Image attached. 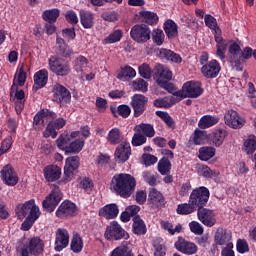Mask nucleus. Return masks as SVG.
<instances>
[{
	"label": "nucleus",
	"mask_w": 256,
	"mask_h": 256,
	"mask_svg": "<svg viewBox=\"0 0 256 256\" xmlns=\"http://www.w3.org/2000/svg\"><path fill=\"white\" fill-rule=\"evenodd\" d=\"M135 187H137L135 176L127 173L115 174L110 183V189L122 199H129L135 192Z\"/></svg>",
	"instance_id": "nucleus-1"
},
{
	"label": "nucleus",
	"mask_w": 256,
	"mask_h": 256,
	"mask_svg": "<svg viewBox=\"0 0 256 256\" xmlns=\"http://www.w3.org/2000/svg\"><path fill=\"white\" fill-rule=\"evenodd\" d=\"M203 91L204 90L201 87V82H185L182 86V90H178L173 93L174 97L170 99V103H172V105H175V103H179L181 99H187V97H189L190 99H197L198 97H201L203 95ZM175 97H179V99H176Z\"/></svg>",
	"instance_id": "nucleus-2"
},
{
	"label": "nucleus",
	"mask_w": 256,
	"mask_h": 256,
	"mask_svg": "<svg viewBox=\"0 0 256 256\" xmlns=\"http://www.w3.org/2000/svg\"><path fill=\"white\" fill-rule=\"evenodd\" d=\"M48 68L51 73L57 77H67L71 75V63L57 56H50L48 59Z\"/></svg>",
	"instance_id": "nucleus-3"
},
{
	"label": "nucleus",
	"mask_w": 256,
	"mask_h": 256,
	"mask_svg": "<svg viewBox=\"0 0 256 256\" xmlns=\"http://www.w3.org/2000/svg\"><path fill=\"white\" fill-rule=\"evenodd\" d=\"M129 232L120 226L119 222L112 221L104 232V238L106 241H127L129 239Z\"/></svg>",
	"instance_id": "nucleus-4"
},
{
	"label": "nucleus",
	"mask_w": 256,
	"mask_h": 256,
	"mask_svg": "<svg viewBox=\"0 0 256 256\" xmlns=\"http://www.w3.org/2000/svg\"><path fill=\"white\" fill-rule=\"evenodd\" d=\"M209 197H211L209 188L200 186L192 190L189 196V203H192L196 209H201L203 207H207V203H209Z\"/></svg>",
	"instance_id": "nucleus-5"
},
{
	"label": "nucleus",
	"mask_w": 256,
	"mask_h": 256,
	"mask_svg": "<svg viewBox=\"0 0 256 256\" xmlns=\"http://www.w3.org/2000/svg\"><path fill=\"white\" fill-rule=\"evenodd\" d=\"M63 199V193L61 192V188L55 186L54 189L51 190L48 196L42 201V207L44 211L48 213H53L55 209H57V205L61 203Z\"/></svg>",
	"instance_id": "nucleus-6"
},
{
	"label": "nucleus",
	"mask_w": 256,
	"mask_h": 256,
	"mask_svg": "<svg viewBox=\"0 0 256 256\" xmlns=\"http://www.w3.org/2000/svg\"><path fill=\"white\" fill-rule=\"evenodd\" d=\"M16 215L18 219H23L24 217H41V210L35 204V200L31 199L17 206Z\"/></svg>",
	"instance_id": "nucleus-7"
},
{
	"label": "nucleus",
	"mask_w": 256,
	"mask_h": 256,
	"mask_svg": "<svg viewBox=\"0 0 256 256\" xmlns=\"http://www.w3.org/2000/svg\"><path fill=\"white\" fill-rule=\"evenodd\" d=\"M241 46L235 41H230L228 46V59L231 67L235 71H243V66L241 65Z\"/></svg>",
	"instance_id": "nucleus-8"
},
{
	"label": "nucleus",
	"mask_w": 256,
	"mask_h": 256,
	"mask_svg": "<svg viewBox=\"0 0 256 256\" xmlns=\"http://www.w3.org/2000/svg\"><path fill=\"white\" fill-rule=\"evenodd\" d=\"M130 37L135 43H147L151 39V28L146 24H136L130 30Z\"/></svg>",
	"instance_id": "nucleus-9"
},
{
	"label": "nucleus",
	"mask_w": 256,
	"mask_h": 256,
	"mask_svg": "<svg viewBox=\"0 0 256 256\" xmlns=\"http://www.w3.org/2000/svg\"><path fill=\"white\" fill-rule=\"evenodd\" d=\"M52 101L58 105H69L71 103V92L62 84L56 83L52 87Z\"/></svg>",
	"instance_id": "nucleus-10"
},
{
	"label": "nucleus",
	"mask_w": 256,
	"mask_h": 256,
	"mask_svg": "<svg viewBox=\"0 0 256 256\" xmlns=\"http://www.w3.org/2000/svg\"><path fill=\"white\" fill-rule=\"evenodd\" d=\"M79 165H81V158L79 156H72L66 159L63 176L64 183H69L75 177L79 170Z\"/></svg>",
	"instance_id": "nucleus-11"
},
{
	"label": "nucleus",
	"mask_w": 256,
	"mask_h": 256,
	"mask_svg": "<svg viewBox=\"0 0 256 256\" xmlns=\"http://www.w3.org/2000/svg\"><path fill=\"white\" fill-rule=\"evenodd\" d=\"M0 175L3 184L8 187H15L19 183V175H17V171L11 164H7L1 169Z\"/></svg>",
	"instance_id": "nucleus-12"
},
{
	"label": "nucleus",
	"mask_w": 256,
	"mask_h": 256,
	"mask_svg": "<svg viewBox=\"0 0 256 256\" xmlns=\"http://www.w3.org/2000/svg\"><path fill=\"white\" fill-rule=\"evenodd\" d=\"M152 77L157 85L173 79V72L163 64H156L152 69Z\"/></svg>",
	"instance_id": "nucleus-13"
},
{
	"label": "nucleus",
	"mask_w": 256,
	"mask_h": 256,
	"mask_svg": "<svg viewBox=\"0 0 256 256\" xmlns=\"http://www.w3.org/2000/svg\"><path fill=\"white\" fill-rule=\"evenodd\" d=\"M225 125L231 129H242L245 126V118L239 115L238 111L233 109L228 110L224 115Z\"/></svg>",
	"instance_id": "nucleus-14"
},
{
	"label": "nucleus",
	"mask_w": 256,
	"mask_h": 256,
	"mask_svg": "<svg viewBox=\"0 0 256 256\" xmlns=\"http://www.w3.org/2000/svg\"><path fill=\"white\" fill-rule=\"evenodd\" d=\"M176 251L183 253V255H196L199 251V247L194 242L186 240L182 236H179L177 241L174 243Z\"/></svg>",
	"instance_id": "nucleus-15"
},
{
	"label": "nucleus",
	"mask_w": 256,
	"mask_h": 256,
	"mask_svg": "<svg viewBox=\"0 0 256 256\" xmlns=\"http://www.w3.org/2000/svg\"><path fill=\"white\" fill-rule=\"evenodd\" d=\"M65 125H67V120L65 118H55L47 124L46 129L43 132V137H45V139H49V137L56 139L58 135L57 130L63 129Z\"/></svg>",
	"instance_id": "nucleus-16"
},
{
	"label": "nucleus",
	"mask_w": 256,
	"mask_h": 256,
	"mask_svg": "<svg viewBox=\"0 0 256 256\" xmlns=\"http://www.w3.org/2000/svg\"><path fill=\"white\" fill-rule=\"evenodd\" d=\"M59 219H68L77 215V205L70 200H64L55 213Z\"/></svg>",
	"instance_id": "nucleus-17"
},
{
	"label": "nucleus",
	"mask_w": 256,
	"mask_h": 256,
	"mask_svg": "<svg viewBox=\"0 0 256 256\" xmlns=\"http://www.w3.org/2000/svg\"><path fill=\"white\" fill-rule=\"evenodd\" d=\"M149 102V98H147L143 94H134L131 98V107L134 111V117H141L143 113H145V109H147V103Z\"/></svg>",
	"instance_id": "nucleus-18"
},
{
	"label": "nucleus",
	"mask_w": 256,
	"mask_h": 256,
	"mask_svg": "<svg viewBox=\"0 0 256 256\" xmlns=\"http://www.w3.org/2000/svg\"><path fill=\"white\" fill-rule=\"evenodd\" d=\"M201 73L206 79H217L221 73V64L219 61L212 59L201 67Z\"/></svg>",
	"instance_id": "nucleus-19"
},
{
	"label": "nucleus",
	"mask_w": 256,
	"mask_h": 256,
	"mask_svg": "<svg viewBox=\"0 0 256 256\" xmlns=\"http://www.w3.org/2000/svg\"><path fill=\"white\" fill-rule=\"evenodd\" d=\"M198 220L202 222L205 227H215L217 224V218H215V213L209 208H198L197 209Z\"/></svg>",
	"instance_id": "nucleus-20"
},
{
	"label": "nucleus",
	"mask_w": 256,
	"mask_h": 256,
	"mask_svg": "<svg viewBox=\"0 0 256 256\" xmlns=\"http://www.w3.org/2000/svg\"><path fill=\"white\" fill-rule=\"evenodd\" d=\"M131 157V144L129 142L120 143L114 153V158L117 163H126Z\"/></svg>",
	"instance_id": "nucleus-21"
},
{
	"label": "nucleus",
	"mask_w": 256,
	"mask_h": 256,
	"mask_svg": "<svg viewBox=\"0 0 256 256\" xmlns=\"http://www.w3.org/2000/svg\"><path fill=\"white\" fill-rule=\"evenodd\" d=\"M148 203L154 209H163L165 204V196L155 188H151L148 194Z\"/></svg>",
	"instance_id": "nucleus-22"
},
{
	"label": "nucleus",
	"mask_w": 256,
	"mask_h": 256,
	"mask_svg": "<svg viewBox=\"0 0 256 256\" xmlns=\"http://www.w3.org/2000/svg\"><path fill=\"white\" fill-rule=\"evenodd\" d=\"M44 179L48 183H55V181H59L61 179V167L57 165H48L43 169Z\"/></svg>",
	"instance_id": "nucleus-23"
},
{
	"label": "nucleus",
	"mask_w": 256,
	"mask_h": 256,
	"mask_svg": "<svg viewBox=\"0 0 256 256\" xmlns=\"http://www.w3.org/2000/svg\"><path fill=\"white\" fill-rule=\"evenodd\" d=\"M69 245V232L66 229L59 228L56 232L55 251L60 252Z\"/></svg>",
	"instance_id": "nucleus-24"
},
{
	"label": "nucleus",
	"mask_w": 256,
	"mask_h": 256,
	"mask_svg": "<svg viewBox=\"0 0 256 256\" xmlns=\"http://www.w3.org/2000/svg\"><path fill=\"white\" fill-rule=\"evenodd\" d=\"M49 81V71L47 69H41L34 74V85L32 87L33 91H39L47 85Z\"/></svg>",
	"instance_id": "nucleus-25"
},
{
	"label": "nucleus",
	"mask_w": 256,
	"mask_h": 256,
	"mask_svg": "<svg viewBox=\"0 0 256 256\" xmlns=\"http://www.w3.org/2000/svg\"><path fill=\"white\" fill-rule=\"evenodd\" d=\"M231 241V232L223 227H218L215 234H214V243L216 245H227Z\"/></svg>",
	"instance_id": "nucleus-26"
},
{
	"label": "nucleus",
	"mask_w": 256,
	"mask_h": 256,
	"mask_svg": "<svg viewBox=\"0 0 256 256\" xmlns=\"http://www.w3.org/2000/svg\"><path fill=\"white\" fill-rule=\"evenodd\" d=\"M136 75L137 71H135L134 68L129 65L121 66L116 72V78L123 82L135 79Z\"/></svg>",
	"instance_id": "nucleus-27"
},
{
	"label": "nucleus",
	"mask_w": 256,
	"mask_h": 256,
	"mask_svg": "<svg viewBox=\"0 0 256 256\" xmlns=\"http://www.w3.org/2000/svg\"><path fill=\"white\" fill-rule=\"evenodd\" d=\"M117 215H119V206L115 203L107 204L99 211V216L108 220L117 219Z\"/></svg>",
	"instance_id": "nucleus-28"
},
{
	"label": "nucleus",
	"mask_w": 256,
	"mask_h": 256,
	"mask_svg": "<svg viewBox=\"0 0 256 256\" xmlns=\"http://www.w3.org/2000/svg\"><path fill=\"white\" fill-rule=\"evenodd\" d=\"M80 23L84 29H93L95 26V15L91 11L80 10Z\"/></svg>",
	"instance_id": "nucleus-29"
},
{
	"label": "nucleus",
	"mask_w": 256,
	"mask_h": 256,
	"mask_svg": "<svg viewBox=\"0 0 256 256\" xmlns=\"http://www.w3.org/2000/svg\"><path fill=\"white\" fill-rule=\"evenodd\" d=\"M163 29L168 39H175V37L179 35V26H177V23L171 19L164 22Z\"/></svg>",
	"instance_id": "nucleus-30"
},
{
	"label": "nucleus",
	"mask_w": 256,
	"mask_h": 256,
	"mask_svg": "<svg viewBox=\"0 0 256 256\" xmlns=\"http://www.w3.org/2000/svg\"><path fill=\"white\" fill-rule=\"evenodd\" d=\"M132 231L134 235H146L147 234V225H145V221L141 219V216H135L132 219Z\"/></svg>",
	"instance_id": "nucleus-31"
},
{
	"label": "nucleus",
	"mask_w": 256,
	"mask_h": 256,
	"mask_svg": "<svg viewBox=\"0 0 256 256\" xmlns=\"http://www.w3.org/2000/svg\"><path fill=\"white\" fill-rule=\"evenodd\" d=\"M56 45L58 55H61V57L67 58L73 53V50H71L70 47L67 46V43H65V39L61 38L59 35L56 36Z\"/></svg>",
	"instance_id": "nucleus-32"
},
{
	"label": "nucleus",
	"mask_w": 256,
	"mask_h": 256,
	"mask_svg": "<svg viewBox=\"0 0 256 256\" xmlns=\"http://www.w3.org/2000/svg\"><path fill=\"white\" fill-rule=\"evenodd\" d=\"M110 111L113 117H123V119H127L129 115H131V107L127 104H121L118 107L111 106Z\"/></svg>",
	"instance_id": "nucleus-33"
},
{
	"label": "nucleus",
	"mask_w": 256,
	"mask_h": 256,
	"mask_svg": "<svg viewBox=\"0 0 256 256\" xmlns=\"http://www.w3.org/2000/svg\"><path fill=\"white\" fill-rule=\"evenodd\" d=\"M228 133L225 129H219L212 133L210 141L214 147H221L225 141V137H227Z\"/></svg>",
	"instance_id": "nucleus-34"
},
{
	"label": "nucleus",
	"mask_w": 256,
	"mask_h": 256,
	"mask_svg": "<svg viewBox=\"0 0 256 256\" xmlns=\"http://www.w3.org/2000/svg\"><path fill=\"white\" fill-rule=\"evenodd\" d=\"M60 15L61 10H59V8H52L42 13V19L46 21V23H57V19H59Z\"/></svg>",
	"instance_id": "nucleus-35"
},
{
	"label": "nucleus",
	"mask_w": 256,
	"mask_h": 256,
	"mask_svg": "<svg viewBox=\"0 0 256 256\" xmlns=\"http://www.w3.org/2000/svg\"><path fill=\"white\" fill-rule=\"evenodd\" d=\"M217 123H219V118L205 115L199 120L198 127L200 129H209V127H213V125H217Z\"/></svg>",
	"instance_id": "nucleus-36"
},
{
	"label": "nucleus",
	"mask_w": 256,
	"mask_h": 256,
	"mask_svg": "<svg viewBox=\"0 0 256 256\" xmlns=\"http://www.w3.org/2000/svg\"><path fill=\"white\" fill-rule=\"evenodd\" d=\"M140 17H142L143 22L147 25H157L159 21V16H157V13L151 12V11H140L139 12Z\"/></svg>",
	"instance_id": "nucleus-37"
},
{
	"label": "nucleus",
	"mask_w": 256,
	"mask_h": 256,
	"mask_svg": "<svg viewBox=\"0 0 256 256\" xmlns=\"http://www.w3.org/2000/svg\"><path fill=\"white\" fill-rule=\"evenodd\" d=\"M114 250L121 256H135V253H133V244L129 241H123L121 245L116 247Z\"/></svg>",
	"instance_id": "nucleus-38"
},
{
	"label": "nucleus",
	"mask_w": 256,
	"mask_h": 256,
	"mask_svg": "<svg viewBox=\"0 0 256 256\" xmlns=\"http://www.w3.org/2000/svg\"><path fill=\"white\" fill-rule=\"evenodd\" d=\"M85 147V139L79 138L75 141L70 142L69 147H67L66 155L68 153H81L83 151V148Z\"/></svg>",
	"instance_id": "nucleus-39"
},
{
	"label": "nucleus",
	"mask_w": 256,
	"mask_h": 256,
	"mask_svg": "<svg viewBox=\"0 0 256 256\" xmlns=\"http://www.w3.org/2000/svg\"><path fill=\"white\" fill-rule=\"evenodd\" d=\"M123 39V30L117 29L110 33L106 38H104V45H113V43H119Z\"/></svg>",
	"instance_id": "nucleus-40"
},
{
	"label": "nucleus",
	"mask_w": 256,
	"mask_h": 256,
	"mask_svg": "<svg viewBox=\"0 0 256 256\" xmlns=\"http://www.w3.org/2000/svg\"><path fill=\"white\" fill-rule=\"evenodd\" d=\"M83 247V238L81 235H79V233H74L70 244L71 251H73V253H81V251H83Z\"/></svg>",
	"instance_id": "nucleus-41"
},
{
	"label": "nucleus",
	"mask_w": 256,
	"mask_h": 256,
	"mask_svg": "<svg viewBox=\"0 0 256 256\" xmlns=\"http://www.w3.org/2000/svg\"><path fill=\"white\" fill-rule=\"evenodd\" d=\"M89 65V60L83 55H79L74 61V71L76 73H83L87 71V66Z\"/></svg>",
	"instance_id": "nucleus-42"
},
{
	"label": "nucleus",
	"mask_w": 256,
	"mask_h": 256,
	"mask_svg": "<svg viewBox=\"0 0 256 256\" xmlns=\"http://www.w3.org/2000/svg\"><path fill=\"white\" fill-rule=\"evenodd\" d=\"M196 207L193 203L188 202V203H182L178 204L176 213L178 215H191V213H195Z\"/></svg>",
	"instance_id": "nucleus-43"
},
{
	"label": "nucleus",
	"mask_w": 256,
	"mask_h": 256,
	"mask_svg": "<svg viewBox=\"0 0 256 256\" xmlns=\"http://www.w3.org/2000/svg\"><path fill=\"white\" fill-rule=\"evenodd\" d=\"M171 160L167 157H162L158 162V171L160 175H169L171 173Z\"/></svg>",
	"instance_id": "nucleus-44"
},
{
	"label": "nucleus",
	"mask_w": 256,
	"mask_h": 256,
	"mask_svg": "<svg viewBox=\"0 0 256 256\" xmlns=\"http://www.w3.org/2000/svg\"><path fill=\"white\" fill-rule=\"evenodd\" d=\"M227 47H229V41L218 40L216 42V55L221 61H225V53H227Z\"/></svg>",
	"instance_id": "nucleus-45"
},
{
	"label": "nucleus",
	"mask_w": 256,
	"mask_h": 256,
	"mask_svg": "<svg viewBox=\"0 0 256 256\" xmlns=\"http://www.w3.org/2000/svg\"><path fill=\"white\" fill-rule=\"evenodd\" d=\"M56 145L58 149L65 152V155L67 154V147L71 145V136L69 134H61L58 139L56 140Z\"/></svg>",
	"instance_id": "nucleus-46"
},
{
	"label": "nucleus",
	"mask_w": 256,
	"mask_h": 256,
	"mask_svg": "<svg viewBox=\"0 0 256 256\" xmlns=\"http://www.w3.org/2000/svg\"><path fill=\"white\" fill-rule=\"evenodd\" d=\"M244 151L247 155H253L256 151V136L251 134L244 141Z\"/></svg>",
	"instance_id": "nucleus-47"
},
{
	"label": "nucleus",
	"mask_w": 256,
	"mask_h": 256,
	"mask_svg": "<svg viewBox=\"0 0 256 256\" xmlns=\"http://www.w3.org/2000/svg\"><path fill=\"white\" fill-rule=\"evenodd\" d=\"M215 157V148L213 147H202L199 150L198 159L200 161H209V159H213Z\"/></svg>",
	"instance_id": "nucleus-48"
},
{
	"label": "nucleus",
	"mask_w": 256,
	"mask_h": 256,
	"mask_svg": "<svg viewBox=\"0 0 256 256\" xmlns=\"http://www.w3.org/2000/svg\"><path fill=\"white\" fill-rule=\"evenodd\" d=\"M137 131L138 133L144 135V137H155V128L153 127L152 124H139L137 126Z\"/></svg>",
	"instance_id": "nucleus-49"
},
{
	"label": "nucleus",
	"mask_w": 256,
	"mask_h": 256,
	"mask_svg": "<svg viewBox=\"0 0 256 256\" xmlns=\"http://www.w3.org/2000/svg\"><path fill=\"white\" fill-rule=\"evenodd\" d=\"M108 141L111 145H119L121 143V130L112 128L108 133Z\"/></svg>",
	"instance_id": "nucleus-50"
},
{
	"label": "nucleus",
	"mask_w": 256,
	"mask_h": 256,
	"mask_svg": "<svg viewBox=\"0 0 256 256\" xmlns=\"http://www.w3.org/2000/svg\"><path fill=\"white\" fill-rule=\"evenodd\" d=\"M149 84L143 78L136 79L132 82V88L134 91H142V93H147Z\"/></svg>",
	"instance_id": "nucleus-51"
},
{
	"label": "nucleus",
	"mask_w": 256,
	"mask_h": 256,
	"mask_svg": "<svg viewBox=\"0 0 256 256\" xmlns=\"http://www.w3.org/2000/svg\"><path fill=\"white\" fill-rule=\"evenodd\" d=\"M131 143L133 147H141V145H145V143H147V137L136 130V133L132 137Z\"/></svg>",
	"instance_id": "nucleus-52"
},
{
	"label": "nucleus",
	"mask_w": 256,
	"mask_h": 256,
	"mask_svg": "<svg viewBox=\"0 0 256 256\" xmlns=\"http://www.w3.org/2000/svg\"><path fill=\"white\" fill-rule=\"evenodd\" d=\"M152 41L158 46L163 45L165 41V33L161 29H154L152 32Z\"/></svg>",
	"instance_id": "nucleus-53"
},
{
	"label": "nucleus",
	"mask_w": 256,
	"mask_h": 256,
	"mask_svg": "<svg viewBox=\"0 0 256 256\" xmlns=\"http://www.w3.org/2000/svg\"><path fill=\"white\" fill-rule=\"evenodd\" d=\"M40 216H26L25 220L21 224V231H30V229L35 225V221L39 219Z\"/></svg>",
	"instance_id": "nucleus-54"
},
{
	"label": "nucleus",
	"mask_w": 256,
	"mask_h": 256,
	"mask_svg": "<svg viewBox=\"0 0 256 256\" xmlns=\"http://www.w3.org/2000/svg\"><path fill=\"white\" fill-rule=\"evenodd\" d=\"M139 75L143 77V79H151L153 76V70H151V66L149 64L144 63L138 68Z\"/></svg>",
	"instance_id": "nucleus-55"
},
{
	"label": "nucleus",
	"mask_w": 256,
	"mask_h": 256,
	"mask_svg": "<svg viewBox=\"0 0 256 256\" xmlns=\"http://www.w3.org/2000/svg\"><path fill=\"white\" fill-rule=\"evenodd\" d=\"M253 48L251 47H245L243 50H241L240 53V65H242V71H243V64L245 61H248V59H251L253 57Z\"/></svg>",
	"instance_id": "nucleus-56"
},
{
	"label": "nucleus",
	"mask_w": 256,
	"mask_h": 256,
	"mask_svg": "<svg viewBox=\"0 0 256 256\" xmlns=\"http://www.w3.org/2000/svg\"><path fill=\"white\" fill-rule=\"evenodd\" d=\"M33 127L34 129H43V127H45V118H43L41 110H39L33 118Z\"/></svg>",
	"instance_id": "nucleus-57"
},
{
	"label": "nucleus",
	"mask_w": 256,
	"mask_h": 256,
	"mask_svg": "<svg viewBox=\"0 0 256 256\" xmlns=\"http://www.w3.org/2000/svg\"><path fill=\"white\" fill-rule=\"evenodd\" d=\"M156 115L157 117H160V119H162V121H164L168 127H173V125H175V121L171 115H169V113L158 110L156 111Z\"/></svg>",
	"instance_id": "nucleus-58"
},
{
	"label": "nucleus",
	"mask_w": 256,
	"mask_h": 256,
	"mask_svg": "<svg viewBox=\"0 0 256 256\" xmlns=\"http://www.w3.org/2000/svg\"><path fill=\"white\" fill-rule=\"evenodd\" d=\"M13 145V137L11 136H7L1 143V147H0V157L1 155H5V153H7V151H9V149H11Z\"/></svg>",
	"instance_id": "nucleus-59"
},
{
	"label": "nucleus",
	"mask_w": 256,
	"mask_h": 256,
	"mask_svg": "<svg viewBox=\"0 0 256 256\" xmlns=\"http://www.w3.org/2000/svg\"><path fill=\"white\" fill-rule=\"evenodd\" d=\"M189 228L191 233H194V235H203V233H205V228H203V225L197 221L190 222Z\"/></svg>",
	"instance_id": "nucleus-60"
},
{
	"label": "nucleus",
	"mask_w": 256,
	"mask_h": 256,
	"mask_svg": "<svg viewBox=\"0 0 256 256\" xmlns=\"http://www.w3.org/2000/svg\"><path fill=\"white\" fill-rule=\"evenodd\" d=\"M101 18L109 23H115V21H119V14L115 11L103 12Z\"/></svg>",
	"instance_id": "nucleus-61"
},
{
	"label": "nucleus",
	"mask_w": 256,
	"mask_h": 256,
	"mask_svg": "<svg viewBox=\"0 0 256 256\" xmlns=\"http://www.w3.org/2000/svg\"><path fill=\"white\" fill-rule=\"evenodd\" d=\"M142 177L145 183H148L150 187H155L157 185V177L151 174L149 171H144Z\"/></svg>",
	"instance_id": "nucleus-62"
},
{
	"label": "nucleus",
	"mask_w": 256,
	"mask_h": 256,
	"mask_svg": "<svg viewBox=\"0 0 256 256\" xmlns=\"http://www.w3.org/2000/svg\"><path fill=\"white\" fill-rule=\"evenodd\" d=\"M236 249L238 253H241L242 255L244 253H248L249 251V244L247 243V240L245 239H238L236 243Z\"/></svg>",
	"instance_id": "nucleus-63"
},
{
	"label": "nucleus",
	"mask_w": 256,
	"mask_h": 256,
	"mask_svg": "<svg viewBox=\"0 0 256 256\" xmlns=\"http://www.w3.org/2000/svg\"><path fill=\"white\" fill-rule=\"evenodd\" d=\"M142 161H144L146 167H151V165L157 163L158 158L155 155L145 153L142 155Z\"/></svg>",
	"instance_id": "nucleus-64"
}]
</instances>
